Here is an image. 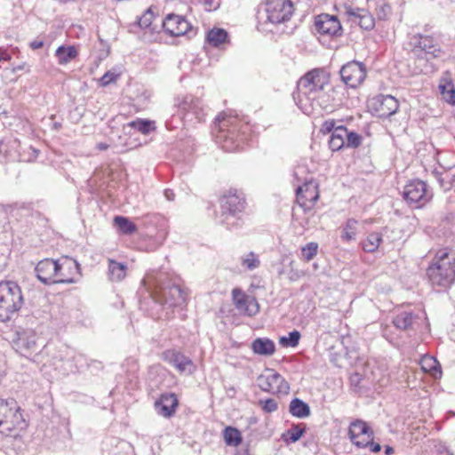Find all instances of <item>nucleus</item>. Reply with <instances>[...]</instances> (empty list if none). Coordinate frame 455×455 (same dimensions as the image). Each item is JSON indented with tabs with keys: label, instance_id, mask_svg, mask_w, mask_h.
<instances>
[{
	"label": "nucleus",
	"instance_id": "f257e3e1",
	"mask_svg": "<svg viewBox=\"0 0 455 455\" xmlns=\"http://www.w3.org/2000/svg\"><path fill=\"white\" fill-rule=\"evenodd\" d=\"M247 124H243L236 116L220 114L214 120L212 134L215 142L227 152H235L243 148Z\"/></svg>",
	"mask_w": 455,
	"mask_h": 455
},
{
	"label": "nucleus",
	"instance_id": "f03ea898",
	"mask_svg": "<svg viewBox=\"0 0 455 455\" xmlns=\"http://www.w3.org/2000/svg\"><path fill=\"white\" fill-rule=\"evenodd\" d=\"M328 78L322 69L308 71L298 82L297 105L307 115L314 110L316 100L323 93Z\"/></svg>",
	"mask_w": 455,
	"mask_h": 455
},
{
	"label": "nucleus",
	"instance_id": "7ed1b4c3",
	"mask_svg": "<svg viewBox=\"0 0 455 455\" xmlns=\"http://www.w3.org/2000/svg\"><path fill=\"white\" fill-rule=\"evenodd\" d=\"M427 274L433 285L451 287L455 283V251L447 248L438 251Z\"/></svg>",
	"mask_w": 455,
	"mask_h": 455
},
{
	"label": "nucleus",
	"instance_id": "20e7f679",
	"mask_svg": "<svg viewBox=\"0 0 455 455\" xmlns=\"http://www.w3.org/2000/svg\"><path fill=\"white\" fill-rule=\"evenodd\" d=\"M27 427L22 410L14 398H0V434L16 436Z\"/></svg>",
	"mask_w": 455,
	"mask_h": 455
},
{
	"label": "nucleus",
	"instance_id": "39448f33",
	"mask_svg": "<svg viewBox=\"0 0 455 455\" xmlns=\"http://www.w3.org/2000/svg\"><path fill=\"white\" fill-rule=\"evenodd\" d=\"M24 303L20 287L12 282L0 283V321L6 322L19 312Z\"/></svg>",
	"mask_w": 455,
	"mask_h": 455
},
{
	"label": "nucleus",
	"instance_id": "423d86ee",
	"mask_svg": "<svg viewBox=\"0 0 455 455\" xmlns=\"http://www.w3.org/2000/svg\"><path fill=\"white\" fill-rule=\"evenodd\" d=\"M409 44L418 60L428 61L442 57L443 53L438 40L432 36L415 34L410 37Z\"/></svg>",
	"mask_w": 455,
	"mask_h": 455
},
{
	"label": "nucleus",
	"instance_id": "0eeeda50",
	"mask_svg": "<svg viewBox=\"0 0 455 455\" xmlns=\"http://www.w3.org/2000/svg\"><path fill=\"white\" fill-rule=\"evenodd\" d=\"M175 106L188 121L196 119L198 123L204 122L208 114V108L201 99L193 95H185L175 100Z\"/></svg>",
	"mask_w": 455,
	"mask_h": 455
},
{
	"label": "nucleus",
	"instance_id": "6e6552de",
	"mask_svg": "<svg viewBox=\"0 0 455 455\" xmlns=\"http://www.w3.org/2000/svg\"><path fill=\"white\" fill-rule=\"evenodd\" d=\"M218 201L223 212L232 216L243 212L247 206L245 194L242 190L234 188L223 191Z\"/></svg>",
	"mask_w": 455,
	"mask_h": 455
},
{
	"label": "nucleus",
	"instance_id": "1a4fd4ad",
	"mask_svg": "<svg viewBox=\"0 0 455 455\" xmlns=\"http://www.w3.org/2000/svg\"><path fill=\"white\" fill-rule=\"evenodd\" d=\"M267 20L272 24H281L291 20L294 8L291 0H266Z\"/></svg>",
	"mask_w": 455,
	"mask_h": 455
},
{
	"label": "nucleus",
	"instance_id": "9d476101",
	"mask_svg": "<svg viewBox=\"0 0 455 455\" xmlns=\"http://www.w3.org/2000/svg\"><path fill=\"white\" fill-rule=\"evenodd\" d=\"M258 385L262 391L273 395H287L290 391L289 383L274 370H267L266 373L259 375Z\"/></svg>",
	"mask_w": 455,
	"mask_h": 455
},
{
	"label": "nucleus",
	"instance_id": "9b49d317",
	"mask_svg": "<svg viewBox=\"0 0 455 455\" xmlns=\"http://www.w3.org/2000/svg\"><path fill=\"white\" fill-rule=\"evenodd\" d=\"M315 30L323 36L339 37L343 34L341 23L337 16L321 13L315 17Z\"/></svg>",
	"mask_w": 455,
	"mask_h": 455
},
{
	"label": "nucleus",
	"instance_id": "f8f14e48",
	"mask_svg": "<svg viewBox=\"0 0 455 455\" xmlns=\"http://www.w3.org/2000/svg\"><path fill=\"white\" fill-rule=\"evenodd\" d=\"M231 295L233 304L242 315L254 316L259 312L260 307L254 296L246 294L240 288H234Z\"/></svg>",
	"mask_w": 455,
	"mask_h": 455
},
{
	"label": "nucleus",
	"instance_id": "ddd939ff",
	"mask_svg": "<svg viewBox=\"0 0 455 455\" xmlns=\"http://www.w3.org/2000/svg\"><path fill=\"white\" fill-rule=\"evenodd\" d=\"M369 108L379 117L387 118L397 112L399 103L391 95L379 94L369 100Z\"/></svg>",
	"mask_w": 455,
	"mask_h": 455
},
{
	"label": "nucleus",
	"instance_id": "4468645a",
	"mask_svg": "<svg viewBox=\"0 0 455 455\" xmlns=\"http://www.w3.org/2000/svg\"><path fill=\"white\" fill-rule=\"evenodd\" d=\"M80 275V266L72 258L64 256L57 259L56 283H72Z\"/></svg>",
	"mask_w": 455,
	"mask_h": 455
},
{
	"label": "nucleus",
	"instance_id": "2eb2a0df",
	"mask_svg": "<svg viewBox=\"0 0 455 455\" xmlns=\"http://www.w3.org/2000/svg\"><path fill=\"white\" fill-rule=\"evenodd\" d=\"M403 198L416 207L425 205L429 201L426 183L418 180L410 181L404 187Z\"/></svg>",
	"mask_w": 455,
	"mask_h": 455
},
{
	"label": "nucleus",
	"instance_id": "dca6fc26",
	"mask_svg": "<svg viewBox=\"0 0 455 455\" xmlns=\"http://www.w3.org/2000/svg\"><path fill=\"white\" fill-rule=\"evenodd\" d=\"M339 73L344 84L351 88L360 85L366 76L364 66L357 61L347 62L341 68Z\"/></svg>",
	"mask_w": 455,
	"mask_h": 455
},
{
	"label": "nucleus",
	"instance_id": "f3484780",
	"mask_svg": "<svg viewBox=\"0 0 455 455\" xmlns=\"http://www.w3.org/2000/svg\"><path fill=\"white\" fill-rule=\"evenodd\" d=\"M318 199V184L314 180L306 181L297 189V202L306 212L313 210Z\"/></svg>",
	"mask_w": 455,
	"mask_h": 455
},
{
	"label": "nucleus",
	"instance_id": "a211bd4d",
	"mask_svg": "<svg viewBox=\"0 0 455 455\" xmlns=\"http://www.w3.org/2000/svg\"><path fill=\"white\" fill-rule=\"evenodd\" d=\"M349 436L352 443L357 447H367L373 440V432L366 422L357 419L349 426Z\"/></svg>",
	"mask_w": 455,
	"mask_h": 455
},
{
	"label": "nucleus",
	"instance_id": "6ab92c4d",
	"mask_svg": "<svg viewBox=\"0 0 455 455\" xmlns=\"http://www.w3.org/2000/svg\"><path fill=\"white\" fill-rule=\"evenodd\" d=\"M164 31L172 36H180L188 34L192 28L189 22L180 15L169 13L162 22Z\"/></svg>",
	"mask_w": 455,
	"mask_h": 455
},
{
	"label": "nucleus",
	"instance_id": "aec40b11",
	"mask_svg": "<svg viewBox=\"0 0 455 455\" xmlns=\"http://www.w3.org/2000/svg\"><path fill=\"white\" fill-rule=\"evenodd\" d=\"M37 278L44 284L56 283L57 260L44 259L36 267Z\"/></svg>",
	"mask_w": 455,
	"mask_h": 455
},
{
	"label": "nucleus",
	"instance_id": "412c9836",
	"mask_svg": "<svg viewBox=\"0 0 455 455\" xmlns=\"http://www.w3.org/2000/svg\"><path fill=\"white\" fill-rule=\"evenodd\" d=\"M160 356L164 362L172 365L179 372H184L193 366L191 359L172 348L163 351Z\"/></svg>",
	"mask_w": 455,
	"mask_h": 455
},
{
	"label": "nucleus",
	"instance_id": "4be33fe9",
	"mask_svg": "<svg viewBox=\"0 0 455 455\" xmlns=\"http://www.w3.org/2000/svg\"><path fill=\"white\" fill-rule=\"evenodd\" d=\"M155 406L159 408L158 413L160 415L164 418H171L176 413L179 399L174 393H164L159 396L155 403Z\"/></svg>",
	"mask_w": 455,
	"mask_h": 455
},
{
	"label": "nucleus",
	"instance_id": "5701e85b",
	"mask_svg": "<svg viewBox=\"0 0 455 455\" xmlns=\"http://www.w3.org/2000/svg\"><path fill=\"white\" fill-rule=\"evenodd\" d=\"M347 14L363 29L371 30L374 28V18L368 11L360 8L349 9Z\"/></svg>",
	"mask_w": 455,
	"mask_h": 455
},
{
	"label": "nucleus",
	"instance_id": "b1692460",
	"mask_svg": "<svg viewBox=\"0 0 455 455\" xmlns=\"http://www.w3.org/2000/svg\"><path fill=\"white\" fill-rule=\"evenodd\" d=\"M359 222L354 218L347 219L339 228L340 240L348 243L355 241L359 234Z\"/></svg>",
	"mask_w": 455,
	"mask_h": 455
},
{
	"label": "nucleus",
	"instance_id": "393cba45",
	"mask_svg": "<svg viewBox=\"0 0 455 455\" xmlns=\"http://www.w3.org/2000/svg\"><path fill=\"white\" fill-rule=\"evenodd\" d=\"M383 243V235L380 232L368 233L359 243L360 248L366 253L376 252Z\"/></svg>",
	"mask_w": 455,
	"mask_h": 455
},
{
	"label": "nucleus",
	"instance_id": "a878e982",
	"mask_svg": "<svg viewBox=\"0 0 455 455\" xmlns=\"http://www.w3.org/2000/svg\"><path fill=\"white\" fill-rule=\"evenodd\" d=\"M163 299L172 306H178L186 301L187 294L180 286L173 284L164 289Z\"/></svg>",
	"mask_w": 455,
	"mask_h": 455
},
{
	"label": "nucleus",
	"instance_id": "bb28decb",
	"mask_svg": "<svg viewBox=\"0 0 455 455\" xmlns=\"http://www.w3.org/2000/svg\"><path fill=\"white\" fill-rule=\"evenodd\" d=\"M251 348L255 355L263 356H271L275 353V342L268 338H257L251 345Z\"/></svg>",
	"mask_w": 455,
	"mask_h": 455
},
{
	"label": "nucleus",
	"instance_id": "cd10ccee",
	"mask_svg": "<svg viewBox=\"0 0 455 455\" xmlns=\"http://www.w3.org/2000/svg\"><path fill=\"white\" fill-rule=\"evenodd\" d=\"M206 41L211 46L220 48L229 42L228 33L224 28H213L208 31Z\"/></svg>",
	"mask_w": 455,
	"mask_h": 455
},
{
	"label": "nucleus",
	"instance_id": "c85d7f7f",
	"mask_svg": "<svg viewBox=\"0 0 455 455\" xmlns=\"http://www.w3.org/2000/svg\"><path fill=\"white\" fill-rule=\"evenodd\" d=\"M347 128L343 125L337 126L335 131L331 134L328 144L332 151H339L346 148Z\"/></svg>",
	"mask_w": 455,
	"mask_h": 455
},
{
	"label": "nucleus",
	"instance_id": "c756f323",
	"mask_svg": "<svg viewBox=\"0 0 455 455\" xmlns=\"http://www.w3.org/2000/svg\"><path fill=\"white\" fill-rule=\"evenodd\" d=\"M60 65H67L78 56V51L74 45H60L55 52Z\"/></svg>",
	"mask_w": 455,
	"mask_h": 455
},
{
	"label": "nucleus",
	"instance_id": "7c9ffc66",
	"mask_svg": "<svg viewBox=\"0 0 455 455\" xmlns=\"http://www.w3.org/2000/svg\"><path fill=\"white\" fill-rule=\"evenodd\" d=\"M419 363L424 372H427L435 378L441 377V365L434 356L425 355L421 357Z\"/></svg>",
	"mask_w": 455,
	"mask_h": 455
},
{
	"label": "nucleus",
	"instance_id": "2f4dec72",
	"mask_svg": "<svg viewBox=\"0 0 455 455\" xmlns=\"http://www.w3.org/2000/svg\"><path fill=\"white\" fill-rule=\"evenodd\" d=\"M20 147V143L16 139L9 140L7 142L0 140V154L4 152V154L9 156L12 160H16L19 158V160L22 161H30L31 158L25 159L20 157V153H18V148Z\"/></svg>",
	"mask_w": 455,
	"mask_h": 455
},
{
	"label": "nucleus",
	"instance_id": "473e14b6",
	"mask_svg": "<svg viewBox=\"0 0 455 455\" xmlns=\"http://www.w3.org/2000/svg\"><path fill=\"white\" fill-rule=\"evenodd\" d=\"M290 413L297 418H307L310 414V408L307 403L299 398L291 401L289 406Z\"/></svg>",
	"mask_w": 455,
	"mask_h": 455
},
{
	"label": "nucleus",
	"instance_id": "72a5a7b5",
	"mask_svg": "<svg viewBox=\"0 0 455 455\" xmlns=\"http://www.w3.org/2000/svg\"><path fill=\"white\" fill-rule=\"evenodd\" d=\"M114 225L118 231L124 235H132L137 232V226L128 218L124 216H116L113 220Z\"/></svg>",
	"mask_w": 455,
	"mask_h": 455
},
{
	"label": "nucleus",
	"instance_id": "f704fd0d",
	"mask_svg": "<svg viewBox=\"0 0 455 455\" xmlns=\"http://www.w3.org/2000/svg\"><path fill=\"white\" fill-rule=\"evenodd\" d=\"M127 267L114 259H108V275L113 281H122L126 276Z\"/></svg>",
	"mask_w": 455,
	"mask_h": 455
},
{
	"label": "nucleus",
	"instance_id": "c9c22d12",
	"mask_svg": "<svg viewBox=\"0 0 455 455\" xmlns=\"http://www.w3.org/2000/svg\"><path fill=\"white\" fill-rule=\"evenodd\" d=\"M225 443L229 446H239L243 442L241 432L233 427H227L223 431Z\"/></svg>",
	"mask_w": 455,
	"mask_h": 455
},
{
	"label": "nucleus",
	"instance_id": "e433bc0d",
	"mask_svg": "<svg viewBox=\"0 0 455 455\" xmlns=\"http://www.w3.org/2000/svg\"><path fill=\"white\" fill-rule=\"evenodd\" d=\"M440 93L443 100L451 105L455 104V86L451 81H444L439 85Z\"/></svg>",
	"mask_w": 455,
	"mask_h": 455
},
{
	"label": "nucleus",
	"instance_id": "4c0bfd02",
	"mask_svg": "<svg viewBox=\"0 0 455 455\" xmlns=\"http://www.w3.org/2000/svg\"><path fill=\"white\" fill-rule=\"evenodd\" d=\"M413 322V315L409 312H402L396 315L393 320L394 325L400 330L409 329Z\"/></svg>",
	"mask_w": 455,
	"mask_h": 455
},
{
	"label": "nucleus",
	"instance_id": "58836bf2",
	"mask_svg": "<svg viewBox=\"0 0 455 455\" xmlns=\"http://www.w3.org/2000/svg\"><path fill=\"white\" fill-rule=\"evenodd\" d=\"M128 126L134 128L142 134H148L151 131L156 129L155 123L153 121L140 118L130 122Z\"/></svg>",
	"mask_w": 455,
	"mask_h": 455
},
{
	"label": "nucleus",
	"instance_id": "ea45409f",
	"mask_svg": "<svg viewBox=\"0 0 455 455\" xmlns=\"http://www.w3.org/2000/svg\"><path fill=\"white\" fill-rule=\"evenodd\" d=\"M318 248L319 246L316 242L307 243L301 248L300 259L303 261L309 262L317 255Z\"/></svg>",
	"mask_w": 455,
	"mask_h": 455
},
{
	"label": "nucleus",
	"instance_id": "a19ab883",
	"mask_svg": "<svg viewBox=\"0 0 455 455\" xmlns=\"http://www.w3.org/2000/svg\"><path fill=\"white\" fill-rule=\"evenodd\" d=\"M301 338L300 332L299 331H293L289 333V335L282 336L279 338V344L283 347H296L299 345V339Z\"/></svg>",
	"mask_w": 455,
	"mask_h": 455
},
{
	"label": "nucleus",
	"instance_id": "79ce46f5",
	"mask_svg": "<svg viewBox=\"0 0 455 455\" xmlns=\"http://www.w3.org/2000/svg\"><path fill=\"white\" fill-rule=\"evenodd\" d=\"M241 264L247 270H254L260 266V260L256 253L251 251L242 259Z\"/></svg>",
	"mask_w": 455,
	"mask_h": 455
},
{
	"label": "nucleus",
	"instance_id": "37998d69",
	"mask_svg": "<svg viewBox=\"0 0 455 455\" xmlns=\"http://www.w3.org/2000/svg\"><path fill=\"white\" fill-rule=\"evenodd\" d=\"M305 426L299 424L292 426L285 434L286 439L291 443L297 442L304 434Z\"/></svg>",
	"mask_w": 455,
	"mask_h": 455
},
{
	"label": "nucleus",
	"instance_id": "c03bdc74",
	"mask_svg": "<svg viewBox=\"0 0 455 455\" xmlns=\"http://www.w3.org/2000/svg\"><path fill=\"white\" fill-rule=\"evenodd\" d=\"M346 148H356L362 144L363 138L357 132L348 131L347 129V135L345 138Z\"/></svg>",
	"mask_w": 455,
	"mask_h": 455
},
{
	"label": "nucleus",
	"instance_id": "a18cd8bd",
	"mask_svg": "<svg viewBox=\"0 0 455 455\" xmlns=\"http://www.w3.org/2000/svg\"><path fill=\"white\" fill-rule=\"evenodd\" d=\"M259 404L260 405L261 409L267 413L274 412L278 408L277 403L272 398L260 400L259 402Z\"/></svg>",
	"mask_w": 455,
	"mask_h": 455
},
{
	"label": "nucleus",
	"instance_id": "49530a36",
	"mask_svg": "<svg viewBox=\"0 0 455 455\" xmlns=\"http://www.w3.org/2000/svg\"><path fill=\"white\" fill-rule=\"evenodd\" d=\"M153 17H154V14H153L151 9L150 8L148 9L143 13V15L139 19V20H138L139 26L142 28H148L152 23Z\"/></svg>",
	"mask_w": 455,
	"mask_h": 455
},
{
	"label": "nucleus",
	"instance_id": "de8ad7c7",
	"mask_svg": "<svg viewBox=\"0 0 455 455\" xmlns=\"http://www.w3.org/2000/svg\"><path fill=\"white\" fill-rule=\"evenodd\" d=\"M117 77H118L117 74L111 72V71H108L100 78L101 85L107 86L110 83L115 82L117 79Z\"/></svg>",
	"mask_w": 455,
	"mask_h": 455
},
{
	"label": "nucleus",
	"instance_id": "09e8293b",
	"mask_svg": "<svg viewBox=\"0 0 455 455\" xmlns=\"http://www.w3.org/2000/svg\"><path fill=\"white\" fill-rule=\"evenodd\" d=\"M335 124H336L335 120H333V119L326 120L322 124V127H321L320 131L323 133H331V134L333 132V131H335V129L337 128L335 126Z\"/></svg>",
	"mask_w": 455,
	"mask_h": 455
},
{
	"label": "nucleus",
	"instance_id": "8fccbe9b",
	"mask_svg": "<svg viewBox=\"0 0 455 455\" xmlns=\"http://www.w3.org/2000/svg\"><path fill=\"white\" fill-rule=\"evenodd\" d=\"M45 44H46L45 36H37L36 39H34L33 41H31L29 43V47L32 50H37V49L44 47L45 45Z\"/></svg>",
	"mask_w": 455,
	"mask_h": 455
},
{
	"label": "nucleus",
	"instance_id": "3c124183",
	"mask_svg": "<svg viewBox=\"0 0 455 455\" xmlns=\"http://www.w3.org/2000/svg\"><path fill=\"white\" fill-rule=\"evenodd\" d=\"M367 447H370V450L373 452H379L381 450L380 444L373 443L372 440Z\"/></svg>",
	"mask_w": 455,
	"mask_h": 455
},
{
	"label": "nucleus",
	"instance_id": "603ef678",
	"mask_svg": "<svg viewBox=\"0 0 455 455\" xmlns=\"http://www.w3.org/2000/svg\"><path fill=\"white\" fill-rule=\"evenodd\" d=\"M202 1L208 10H211L213 7L212 0H202Z\"/></svg>",
	"mask_w": 455,
	"mask_h": 455
},
{
	"label": "nucleus",
	"instance_id": "864d4df0",
	"mask_svg": "<svg viewBox=\"0 0 455 455\" xmlns=\"http://www.w3.org/2000/svg\"><path fill=\"white\" fill-rule=\"evenodd\" d=\"M385 453L386 455H391L394 453V449L391 446H386Z\"/></svg>",
	"mask_w": 455,
	"mask_h": 455
},
{
	"label": "nucleus",
	"instance_id": "5fc2aeb1",
	"mask_svg": "<svg viewBox=\"0 0 455 455\" xmlns=\"http://www.w3.org/2000/svg\"><path fill=\"white\" fill-rule=\"evenodd\" d=\"M97 148L100 150H105L108 148V145L105 144V143H99L97 145Z\"/></svg>",
	"mask_w": 455,
	"mask_h": 455
},
{
	"label": "nucleus",
	"instance_id": "6e6d98bb",
	"mask_svg": "<svg viewBox=\"0 0 455 455\" xmlns=\"http://www.w3.org/2000/svg\"><path fill=\"white\" fill-rule=\"evenodd\" d=\"M29 149L33 151V153H34V157H36V156H37V151H36V149L32 148L31 147L29 148Z\"/></svg>",
	"mask_w": 455,
	"mask_h": 455
}]
</instances>
